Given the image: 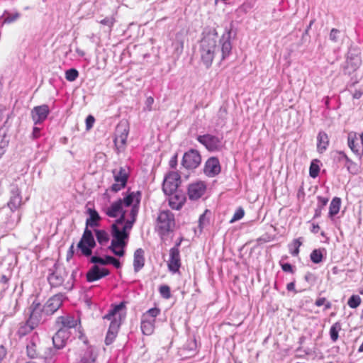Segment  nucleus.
Segmentation results:
<instances>
[{
	"mask_svg": "<svg viewBox=\"0 0 363 363\" xmlns=\"http://www.w3.org/2000/svg\"><path fill=\"white\" fill-rule=\"evenodd\" d=\"M319 229H320V227H319V225H318V224H314V223H313V225H312V228H311V231L313 233L316 234V233H318Z\"/></svg>",
	"mask_w": 363,
	"mask_h": 363,
	"instance_id": "obj_57",
	"label": "nucleus"
},
{
	"mask_svg": "<svg viewBox=\"0 0 363 363\" xmlns=\"http://www.w3.org/2000/svg\"><path fill=\"white\" fill-rule=\"evenodd\" d=\"M329 145V138L323 131L319 132L317 136V149L320 153L325 152Z\"/></svg>",
	"mask_w": 363,
	"mask_h": 363,
	"instance_id": "obj_29",
	"label": "nucleus"
},
{
	"mask_svg": "<svg viewBox=\"0 0 363 363\" xmlns=\"http://www.w3.org/2000/svg\"><path fill=\"white\" fill-rule=\"evenodd\" d=\"M97 354L91 347H86L79 354L76 363H96Z\"/></svg>",
	"mask_w": 363,
	"mask_h": 363,
	"instance_id": "obj_21",
	"label": "nucleus"
},
{
	"mask_svg": "<svg viewBox=\"0 0 363 363\" xmlns=\"http://www.w3.org/2000/svg\"><path fill=\"white\" fill-rule=\"evenodd\" d=\"M154 103V99L152 96H149L146 99V106L147 107L148 111H151L152 105Z\"/></svg>",
	"mask_w": 363,
	"mask_h": 363,
	"instance_id": "obj_54",
	"label": "nucleus"
},
{
	"mask_svg": "<svg viewBox=\"0 0 363 363\" xmlns=\"http://www.w3.org/2000/svg\"><path fill=\"white\" fill-rule=\"evenodd\" d=\"M155 323L154 321L142 317L140 326L142 333L145 335H152L155 330Z\"/></svg>",
	"mask_w": 363,
	"mask_h": 363,
	"instance_id": "obj_32",
	"label": "nucleus"
},
{
	"mask_svg": "<svg viewBox=\"0 0 363 363\" xmlns=\"http://www.w3.org/2000/svg\"><path fill=\"white\" fill-rule=\"evenodd\" d=\"M220 162L217 157H212L208 159L204 166V173L210 177H215L220 172Z\"/></svg>",
	"mask_w": 363,
	"mask_h": 363,
	"instance_id": "obj_18",
	"label": "nucleus"
},
{
	"mask_svg": "<svg viewBox=\"0 0 363 363\" xmlns=\"http://www.w3.org/2000/svg\"><path fill=\"white\" fill-rule=\"evenodd\" d=\"M160 313V310L158 308H152L147 311L142 315L143 318L147 320H151L155 323V318Z\"/></svg>",
	"mask_w": 363,
	"mask_h": 363,
	"instance_id": "obj_37",
	"label": "nucleus"
},
{
	"mask_svg": "<svg viewBox=\"0 0 363 363\" xmlns=\"http://www.w3.org/2000/svg\"><path fill=\"white\" fill-rule=\"evenodd\" d=\"M107 214L110 217H113V204L111 205L108 208Z\"/></svg>",
	"mask_w": 363,
	"mask_h": 363,
	"instance_id": "obj_60",
	"label": "nucleus"
},
{
	"mask_svg": "<svg viewBox=\"0 0 363 363\" xmlns=\"http://www.w3.org/2000/svg\"><path fill=\"white\" fill-rule=\"evenodd\" d=\"M73 255H74V245L72 244L68 252H67V259H69L70 258H72L73 257Z\"/></svg>",
	"mask_w": 363,
	"mask_h": 363,
	"instance_id": "obj_55",
	"label": "nucleus"
},
{
	"mask_svg": "<svg viewBox=\"0 0 363 363\" xmlns=\"http://www.w3.org/2000/svg\"><path fill=\"white\" fill-rule=\"evenodd\" d=\"M57 324L60 325V328L69 329L75 328L78 324V320L69 315L59 316L57 318Z\"/></svg>",
	"mask_w": 363,
	"mask_h": 363,
	"instance_id": "obj_24",
	"label": "nucleus"
},
{
	"mask_svg": "<svg viewBox=\"0 0 363 363\" xmlns=\"http://www.w3.org/2000/svg\"><path fill=\"white\" fill-rule=\"evenodd\" d=\"M40 340L39 337L34 334L28 340L26 345V354L30 359H44L47 362L49 357L43 356L41 354L42 347L40 345Z\"/></svg>",
	"mask_w": 363,
	"mask_h": 363,
	"instance_id": "obj_7",
	"label": "nucleus"
},
{
	"mask_svg": "<svg viewBox=\"0 0 363 363\" xmlns=\"http://www.w3.org/2000/svg\"><path fill=\"white\" fill-rule=\"evenodd\" d=\"M218 113L220 116H223L224 115H226V113H227L226 108H220Z\"/></svg>",
	"mask_w": 363,
	"mask_h": 363,
	"instance_id": "obj_64",
	"label": "nucleus"
},
{
	"mask_svg": "<svg viewBox=\"0 0 363 363\" xmlns=\"http://www.w3.org/2000/svg\"><path fill=\"white\" fill-rule=\"evenodd\" d=\"M63 303V295L57 294L50 297L44 305H42L45 314L50 317L52 315Z\"/></svg>",
	"mask_w": 363,
	"mask_h": 363,
	"instance_id": "obj_13",
	"label": "nucleus"
},
{
	"mask_svg": "<svg viewBox=\"0 0 363 363\" xmlns=\"http://www.w3.org/2000/svg\"><path fill=\"white\" fill-rule=\"evenodd\" d=\"M125 301H122L119 304H115V325L119 326L126 318Z\"/></svg>",
	"mask_w": 363,
	"mask_h": 363,
	"instance_id": "obj_25",
	"label": "nucleus"
},
{
	"mask_svg": "<svg viewBox=\"0 0 363 363\" xmlns=\"http://www.w3.org/2000/svg\"><path fill=\"white\" fill-rule=\"evenodd\" d=\"M318 204L317 208L315 210L314 218H318L321 216L322 210L327 205L328 202V199L326 197H323L318 196L317 197Z\"/></svg>",
	"mask_w": 363,
	"mask_h": 363,
	"instance_id": "obj_34",
	"label": "nucleus"
},
{
	"mask_svg": "<svg viewBox=\"0 0 363 363\" xmlns=\"http://www.w3.org/2000/svg\"><path fill=\"white\" fill-rule=\"evenodd\" d=\"M1 282L4 284H6L9 282V278L6 275H2L1 277Z\"/></svg>",
	"mask_w": 363,
	"mask_h": 363,
	"instance_id": "obj_61",
	"label": "nucleus"
},
{
	"mask_svg": "<svg viewBox=\"0 0 363 363\" xmlns=\"http://www.w3.org/2000/svg\"><path fill=\"white\" fill-rule=\"evenodd\" d=\"M177 164V155H174L169 161V166L172 168H175Z\"/></svg>",
	"mask_w": 363,
	"mask_h": 363,
	"instance_id": "obj_53",
	"label": "nucleus"
},
{
	"mask_svg": "<svg viewBox=\"0 0 363 363\" xmlns=\"http://www.w3.org/2000/svg\"><path fill=\"white\" fill-rule=\"evenodd\" d=\"M76 52L80 57H84L85 55V52L83 50L80 49V48H77L76 49Z\"/></svg>",
	"mask_w": 363,
	"mask_h": 363,
	"instance_id": "obj_62",
	"label": "nucleus"
},
{
	"mask_svg": "<svg viewBox=\"0 0 363 363\" xmlns=\"http://www.w3.org/2000/svg\"><path fill=\"white\" fill-rule=\"evenodd\" d=\"M96 246V242L92 232L86 228L82 238L77 244V247L81 250L82 254L89 257L92 254V249Z\"/></svg>",
	"mask_w": 363,
	"mask_h": 363,
	"instance_id": "obj_8",
	"label": "nucleus"
},
{
	"mask_svg": "<svg viewBox=\"0 0 363 363\" xmlns=\"http://www.w3.org/2000/svg\"><path fill=\"white\" fill-rule=\"evenodd\" d=\"M320 171V167L317 164L312 162L309 169V174L312 178H315L318 177Z\"/></svg>",
	"mask_w": 363,
	"mask_h": 363,
	"instance_id": "obj_45",
	"label": "nucleus"
},
{
	"mask_svg": "<svg viewBox=\"0 0 363 363\" xmlns=\"http://www.w3.org/2000/svg\"><path fill=\"white\" fill-rule=\"evenodd\" d=\"M50 109L48 105L35 106L31 111L32 119L35 124L43 123L48 117Z\"/></svg>",
	"mask_w": 363,
	"mask_h": 363,
	"instance_id": "obj_15",
	"label": "nucleus"
},
{
	"mask_svg": "<svg viewBox=\"0 0 363 363\" xmlns=\"http://www.w3.org/2000/svg\"><path fill=\"white\" fill-rule=\"evenodd\" d=\"M341 206V199L339 197H335L330 202L329 207V213L328 216L330 218H333L335 215H337L340 208Z\"/></svg>",
	"mask_w": 363,
	"mask_h": 363,
	"instance_id": "obj_33",
	"label": "nucleus"
},
{
	"mask_svg": "<svg viewBox=\"0 0 363 363\" xmlns=\"http://www.w3.org/2000/svg\"><path fill=\"white\" fill-rule=\"evenodd\" d=\"M181 177L177 172H169L164 179L162 189L165 194L171 195L177 191L180 184Z\"/></svg>",
	"mask_w": 363,
	"mask_h": 363,
	"instance_id": "obj_10",
	"label": "nucleus"
},
{
	"mask_svg": "<svg viewBox=\"0 0 363 363\" xmlns=\"http://www.w3.org/2000/svg\"><path fill=\"white\" fill-rule=\"evenodd\" d=\"M95 122V118L91 115L87 116L86 119V128L87 130H89L92 128L94 123Z\"/></svg>",
	"mask_w": 363,
	"mask_h": 363,
	"instance_id": "obj_51",
	"label": "nucleus"
},
{
	"mask_svg": "<svg viewBox=\"0 0 363 363\" xmlns=\"http://www.w3.org/2000/svg\"><path fill=\"white\" fill-rule=\"evenodd\" d=\"M201 162V157L198 150L191 149L188 152H185L182 164L188 169H194L198 167Z\"/></svg>",
	"mask_w": 363,
	"mask_h": 363,
	"instance_id": "obj_12",
	"label": "nucleus"
},
{
	"mask_svg": "<svg viewBox=\"0 0 363 363\" xmlns=\"http://www.w3.org/2000/svg\"><path fill=\"white\" fill-rule=\"evenodd\" d=\"M22 196L21 190L17 185H13L11 190V197L8 206L11 209H16L21 204Z\"/></svg>",
	"mask_w": 363,
	"mask_h": 363,
	"instance_id": "obj_22",
	"label": "nucleus"
},
{
	"mask_svg": "<svg viewBox=\"0 0 363 363\" xmlns=\"http://www.w3.org/2000/svg\"><path fill=\"white\" fill-rule=\"evenodd\" d=\"M29 316L27 319L33 328H37L40 323L46 320L48 315L45 314L44 309L40 303L33 301L28 308Z\"/></svg>",
	"mask_w": 363,
	"mask_h": 363,
	"instance_id": "obj_5",
	"label": "nucleus"
},
{
	"mask_svg": "<svg viewBox=\"0 0 363 363\" xmlns=\"http://www.w3.org/2000/svg\"><path fill=\"white\" fill-rule=\"evenodd\" d=\"M217 41L218 33L215 28H206L203 30L200 41L199 52L201 60L206 68L211 66L214 57L218 51Z\"/></svg>",
	"mask_w": 363,
	"mask_h": 363,
	"instance_id": "obj_2",
	"label": "nucleus"
},
{
	"mask_svg": "<svg viewBox=\"0 0 363 363\" xmlns=\"http://www.w3.org/2000/svg\"><path fill=\"white\" fill-rule=\"evenodd\" d=\"M339 160H344L345 161V167L349 172L355 174L357 171V164L352 162L343 151H339Z\"/></svg>",
	"mask_w": 363,
	"mask_h": 363,
	"instance_id": "obj_31",
	"label": "nucleus"
},
{
	"mask_svg": "<svg viewBox=\"0 0 363 363\" xmlns=\"http://www.w3.org/2000/svg\"><path fill=\"white\" fill-rule=\"evenodd\" d=\"M33 136L34 138H38L40 137V128L34 127L33 130Z\"/></svg>",
	"mask_w": 363,
	"mask_h": 363,
	"instance_id": "obj_56",
	"label": "nucleus"
},
{
	"mask_svg": "<svg viewBox=\"0 0 363 363\" xmlns=\"http://www.w3.org/2000/svg\"><path fill=\"white\" fill-rule=\"evenodd\" d=\"M168 269L172 273L178 272L181 267L180 252L177 249H170Z\"/></svg>",
	"mask_w": 363,
	"mask_h": 363,
	"instance_id": "obj_20",
	"label": "nucleus"
},
{
	"mask_svg": "<svg viewBox=\"0 0 363 363\" xmlns=\"http://www.w3.org/2000/svg\"><path fill=\"white\" fill-rule=\"evenodd\" d=\"M311 260L315 263L318 264L323 260V254L320 250L315 249L312 251L310 255Z\"/></svg>",
	"mask_w": 363,
	"mask_h": 363,
	"instance_id": "obj_41",
	"label": "nucleus"
},
{
	"mask_svg": "<svg viewBox=\"0 0 363 363\" xmlns=\"http://www.w3.org/2000/svg\"><path fill=\"white\" fill-rule=\"evenodd\" d=\"M175 52L177 55H180L183 52L184 48V43L182 40H177L175 43H174Z\"/></svg>",
	"mask_w": 363,
	"mask_h": 363,
	"instance_id": "obj_49",
	"label": "nucleus"
},
{
	"mask_svg": "<svg viewBox=\"0 0 363 363\" xmlns=\"http://www.w3.org/2000/svg\"><path fill=\"white\" fill-rule=\"evenodd\" d=\"M104 319L111 320L108 330L105 338V343L106 345H110L113 342V333L112 331V325L113 324V308H110L108 313L104 316Z\"/></svg>",
	"mask_w": 363,
	"mask_h": 363,
	"instance_id": "obj_28",
	"label": "nucleus"
},
{
	"mask_svg": "<svg viewBox=\"0 0 363 363\" xmlns=\"http://www.w3.org/2000/svg\"><path fill=\"white\" fill-rule=\"evenodd\" d=\"M206 186L203 182L191 183L188 187V196L191 200H197L201 197L206 191Z\"/></svg>",
	"mask_w": 363,
	"mask_h": 363,
	"instance_id": "obj_17",
	"label": "nucleus"
},
{
	"mask_svg": "<svg viewBox=\"0 0 363 363\" xmlns=\"http://www.w3.org/2000/svg\"><path fill=\"white\" fill-rule=\"evenodd\" d=\"M68 339V333L63 328H60L52 337L54 346L57 349H61L66 345Z\"/></svg>",
	"mask_w": 363,
	"mask_h": 363,
	"instance_id": "obj_23",
	"label": "nucleus"
},
{
	"mask_svg": "<svg viewBox=\"0 0 363 363\" xmlns=\"http://www.w3.org/2000/svg\"><path fill=\"white\" fill-rule=\"evenodd\" d=\"M286 289L288 291H294L295 290V283L294 282H290L287 284Z\"/></svg>",
	"mask_w": 363,
	"mask_h": 363,
	"instance_id": "obj_58",
	"label": "nucleus"
},
{
	"mask_svg": "<svg viewBox=\"0 0 363 363\" xmlns=\"http://www.w3.org/2000/svg\"><path fill=\"white\" fill-rule=\"evenodd\" d=\"M87 212L89 215V218L86 220V228H94L98 226L99 222L101 219L98 212L95 209L90 208L87 209Z\"/></svg>",
	"mask_w": 363,
	"mask_h": 363,
	"instance_id": "obj_30",
	"label": "nucleus"
},
{
	"mask_svg": "<svg viewBox=\"0 0 363 363\" xmlns=\"http://www.w3.org/2000/svg\"><path fill=\"white\" fill-rule=\"evenodd\" d=\"M281 269L285 272H289L293 274L294 273V269L293 266L289 263H284L281 264Z\"/></svg>",
	"mask_w": 363,
	"mask_h": 363,
	"instance_id": "obj_52",
	"label": "nucleus"
},
{
	"mask_svg": "<svg viewBox=\"0 0 363 363\" xmlns=\"http://www.w3.org/2000/svg\"><path fill=\"white\" fill-rule=\"evenodd\" d=\"M79 77V72L76 69H69L65 72V78L69 82H74Z\"/></svg>",
	"mask_w": 363,
	"mask_h": 363,
	"instance_id": "obj_42",
	"label": "nucleus"
},
{
	"mask_svg": "<svg viewBox=\"0 0 363 363\" xmlns=\"http://www.w3.org/2000/svg\"><path fill=\"white\" fill-rule=\"evenodd\" d=\"M341 330V324L340 322L335 323L330 329V336L333 342H336L338 339V333Z\"/></svg>",
	"mask_w": 363,
	"mask_h": 363,
	"instance_id": "obj_36",
	"label": "nucleus"
},
{
	"mask_svg": "<svg viewBox=\"0 0 363 363\" xmlns=\"http://www.w3.org/2000/svg\"><path fill=\"white\" fill-rule=\"evenodd\" d=\"M196 139L209 151H218L221 149V138L211 134H205L199 135Z\"/></svg>",
	"mask_w": 363,
	"mask_h": 363,
	"instance_id": "obj_11",
	"label": "nucleus"
},
{
	"mask_svg": "<svg viewBox=\"0 0 363 363\" xmlns=\"http://www.w3.org/2000/svg\"><path fill=\"white\" fill-rule=\"evenodd\" d=\"M301 238L294 240L291 244L289 245L291 254L293 256H296L299 253V247L302 245Z\"/></svg>",
	"mask_w": 363,
	"mask_h": 363,
	"instance_id": "obj_39",
	"label": "nucleus"
},
{
	"mask_svg": "<svg viewBox=\"0 0 363 363\" xmlns=\"http://www.w3.org/2000/svg\"><path fill=\"white\" fill-rule=\"evenodd\" d=\"M340 31L338 29L332 28L330 32L329 38L331 41L337 43L340 38Z\"/></svg>",
	"mask_w": 363,
	"mask_h": 363,
	"instance_id": "obj_46",
	"label": "nucleus"
},
{
	"mask_svg": "<svg viewBox=\"0 0 363 363\" xmlns=\"http://www.w3.org/2000/svg\"><path fill=\"white\" fill-rule=\"evenodd\" d=\"M145 264L144 251L141 248L134 252L133 267L135 272H139Z\"/></svg>",
	"mask_w": 363,
	"mask_h": 363,
	"instance_id": "obj_27",
	"label": "nucleus"
},
{
	"mask_svg": "<svg viewBox=\"0 0 363 363\" xmlns=\"http://www.w3.org/2000/svg\"><path fill=\"white\" fill-rule=\"evenodd\" d=\"M90 262L94 264H101L102 265L106 264H113V257L111 256H107L106 259H103L99 257L93 256L91 258Z\"/></svg>",
	"mask_w": 363,
	"mask_h": 363,
	"instance_id": "obj_38",
	"label": "nucleus"
},
{
	"mask_svg": "<svg viewBox=\"0 0 363 363\" xmlns=\"http://www.w3.org/2000/svg\"><path fill=\"white\" fill-rule=\"evenodd\" d=\"M362 95V93L359 91H357L354 92V94H353V97L354 99H359Z\"/></svg>",
	"mask_w": 363,
	"mask_h": 363,
	"instance_id": "obj_63",
	"label": "nucleus"
},
{
	"mask_svg": "<svg viewBox=\"0 0 363 363\" xmlns=\"http://www.w3.org/2000/svg\"><path fill=\"white\" fill-rule=\"evenodd\" d=\"M315 305L318 307L325 305V309H329L331 307V303L326 301L325 298H319L315 301Z\"/></svg>",
	"mask_w": 363,
	"mask_h": 363,
	"instance_id": "obj_48",
	"label": "nucleus"
},
{
	"mask_svg": "<svg viewBox=\"0 0 363 363\" xmlns=\"http://www.w3.org/2000/svg\"><path fill=\"white\" fill-rule=\"evenodd\" d=\"M130 174L131 168L127 164L120 166L118 169H115V192L126 187Z\"/></svg>",
	"mask_w": 363,
	"mask_h": 363,
	"instance_id": "obj_9",
	"label": "nucleus"
},
{
	"mask_svg": "<svg viewBox=\"0 0 363 363\" xmlns=\"http://www.w3.org/2000/svg\"><path fill=\"white\" fill-rule=\"evenodd\" d=\"M95 234L98 242L101 245H107L109 240V236L106 231L104 230H96Z\"/></svg>",
	"mask_w": 363,
	"mask_h": 363,
	"instance_id": "obj_35",
	"label": "nucleus"
},
{
	"mask_svg": "<svg viewBox=\"0 0 363 363\" xmlns=\"http://www.w3.org/2000/svg\"><path fill=\"white\" fill-rule=\"evenodd\" d=\"M313 279V274L311 272H308L306 275H305V280L307 281H311L312 279Z\"/></svg>",
	"mask_w": 363,
	"mask_h": 363,
	"instance_id": "obj_59",
	"label": "nucleus"
},
{
	"mask_svg": "<svg viewBox=\"0 0 363 363\" xmlns=\"http://www.w3.org/2000/svg\"><path fill=\"white\" fill-rule=\"evenodd\" d=\"M169 205L172 209L179 210L180 209L184 203L185 197L177 193H174L173 194L169 195Z\"/></svg>",
	"mask_w": 363,
	"mask_h": 363,
	"instance_id": "obj_26",
	"label": "nucleus"
},
{
	"mask_svg": "<svg viewBox=\"0 0 363 363\" xmlns=\"http://www.w3.org/2000/svg\"><path fill=\"white\" fill-rule=\"evenodd\" d=\"M244 215H245V211H244L243 208H241V207L238 208L235 211V212L233 218H231L230 223H234V222H235L237 220H240L241 218H243Z\"/></svg>",
	"mask_w": 363,
	"mask_h": 363,
	"instance_id": "obj_44",
	"label": "nucleus"
},
{
	"mask_svg": "<svg viewBox=\"0 0 363 363\" xmlns=\"http://www.w3.org/2000/svg\"><path fill=\"white\" fill-rule=\"evenodd\" d=\"M231 31L225 32L220 39L221 46V59L220 61L225 60L231 53L232 45L230 42Z\"/></svg>",
	"mask_w": 363,
	"mask_h": 363,
	"instance_id": "obj_19",
	"label": "nucleus"
},
{
	"mask_svg": "<svg viewBox=\"0 0 363 363\" xmlns=\"http://www.w3.org/2000/svg\"><path fill=\"white\" fill-rule=\"evenodd\" d=\"M160 293L164 298H169L171 296L170 288L167 285H162L160 287Z\"/></svg>",
	"mask_w": 363,
	"mask_h": 363,
	"instance_id": "obj_47",
	"label": "nucleus"
},
{
	"mask_svg": "<svg viewBox=\"0 0 363 363\" xmlns=\"http://www.w3.org/2000/svg\"><path fill=\"white\" fill-rule=\"evenodd\" d=\"M175 225L174 214L169 211H160L157 217V228L161 235L172 231Z\"/></svg>",
	"mask_w": 363,
	"mask_h": 363,
	"instance_id": "obj_4",
	"label": "nucleus"
},
{
	"mask_svg": "<svg viewBox=\"0 0 363 363\" xmlns=\"http://www.w3.org/2000/svg\"><path fill=\"white\" fill-rule=\"evenodd\" d=\"M347 144L351 150L359 158H361L363 155V143L361 140H358V135L356 133L351 132L348 134Z\"/></svg>",
	"mask_w": 363,
	"mask_h": 363,
	"instance_id": "obj_14",
	"label": "nucleus"
},
{
	"mask_svg": "<svg viewBox=\"0 0 363 363\" xmlns=\"http://www.w3.org/2000/svg\"><path fill=\"white\" fill-rule=\"evenodd\" d=\"M140 191L128 189L123 199L115 201V256L122 257L129 238L130 230L135 221L140 202Z\"/></svg>",
	"mask_w": 363,
	"mask_h": 363,
	"instance_id": "obj_1",
	"label": "nucleus"
},
{
	"mask_svg": "<svg viewBox=\"0 0 363 363\" xmlns=\"http://www.w3.org/2000/svg\"><path fill=\"white\" fill-rule=\"evenodd\" d=\"M110 274V271L104 267H100L94 264L86 273V280L89 282H93L99 280Z\"/></svg>",
	"mask_w": 363,
	"mask_h": 363,
	"instance_id": "obj_16",
	"label": "nucleus"
},
{
	"mask_svg": "<svg viewBox=\"0 0 363 363\" xmlns=\"http://www.w3.org/2000/svg\"><path fill=\"white\" fill-rule=\"evenodd\" d=\"M18 18H19V13H18L9 14L5 17V18L4 20V23L9 24V23H11L13 22L16 21Z\"/></svg>",
	"mask_w": 363,
	"mask_h": 363,
	"instance_id": "obj_50",
	"label": "nucleus"
},
{
	"mask_svg": "<svg viewBox=\"0 0 363 363\" xmlns=\"http://www.w3.org/2000/svg\"><path fill=\"white\" fill-rule=\"evenodd\" d=\"M129 133V124L126 120H122L115 129V146L119 152L124 150Z\"/></svg>",
	"mask_w": 363,
	"mask_h": 363,
	"instance_id": "obj_6",
	"label": "nucleus"
},
{
	"mask_svg": "<svg viewBox=\"0 0 363 363\" xmlns=\"http://www.w3.org/2000/svg\"><path fill=\"white\" fill-rule=\"evenodd\" d=\"M360 303L361 298L358 295H352L347 301V304L351 308H357Z\"/></svg>",
	"mask_w": 363,
	"mask_h": 363,
	"instance_id": "obj_43",
	"label": "nucleus"
},
{
	"mask_svg": "<svg viewBox=\"0 0 363 363\" xmlns=\"http://www.w3.org/2000/svg\"><path fill=\"white\" fill-rule=\"evenodd\" d=\"M35 328H33L30 324H29L28 320H27L26 322L21 325V327L18 329V333L19 336H25L28 333H30L32 330H33Z\"/></svg>",
	"mask_w": 363,
	"mask_h": 363,
	"instance_id": "obj_40",
	"label": "nucleus"
},
{
	"mask_svg": "<svg viewBox=\"0 0 363 363\" xmlns=\"http://www.w3.org/2000/svg\"><path fill=\"white\" fill-rule=\"evenodd\" d=\"M55 270L48 278L51 287L58 288L67 291L72 289L74 286L72 274H69L62 267L55 264Z\"/></svg>",
	"mask_w": 363,
	"mask_h": 363,
	"instance_id": "obj_3",
	"label": "nucleus"
}]
</instances>
